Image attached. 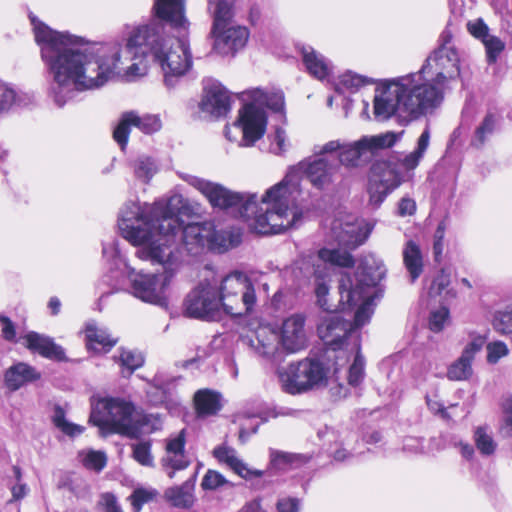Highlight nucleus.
I'll return each mask as SVG.
<instances>
[{
    "label": "nucleus",
    "mask_w": 512,
    "mask_h": 512,
    "mask_svg": "<svg viewBox=\"0 0 512 512\" xmlns=\"http://www.w3.org/2000/svg\"><path fill=\"white\" fill-rule=\"evenodd\" d=\"M41 58L51 75L48 96L62 108L78 92L102 87L122 69L125 60L159 57L166 37L157 20L123 26L116 42L91 44L68 32H58L29 13Z\"/></svg>",
    "instance_id": "f257e3e1"
},
{
    "label": "nucleus",
    "mask_w": 512,
    "mask_h": 512,
    "mask_svg": "<svg viewBox=\"0 0 512 512\" xmlns=\"http://www.w3.org/2000/svg\"><path fill=\"white\" fill-rule=\"evenodd\" d=\"M315 155L290 168L286 176L273 185L259 198L256 193L233 192L221 184L211 182L195 175L181 174L182 180L198 190L214 208L230 210L235 216L244 219L258 234H281L291 228H297L303 218V210L298 205L300 195V176L305 174L313 187L325 190L335 180L339 165L330 154Z\"/></svg>",
    "instance_id": "f03ea898"
},
{
    "label": "nucleus",
    "mask_w": 512,
    "mask_h": 512,
    "mask_svg": "<svg viewBox=\"0 0 512 512\" xmlns=\"http://www.w3.org/2000/svg\"><path fill=\"white\" fill-rule=\"evenodd\" d=\"M182 196L152 204L126 201L119 210L117 225L121 236L138 246L136 256L152 264L172 265L181 255V248L198 256L208 251L212 222L186 225L176 215Z\"/></svg>",
    "instance_id": "7ed1b4c3"
},
{
    "label": "nucleus",
    "mask_w": 512,
    "mask_h": 512,
    "mask_svg": "<svg viewBox=\"0 0 512 512\" xmlns=\"http://www.w3.org/2000/svg\"><path fill=\"white\" fill-rule=\"evenodd\" d=\"M440 45L417 72L382 80L376 88L374 115L378 120L397 116L411 122L431 114L444 100L449 83L460 76L459 55L448 45L451 35L444 31Z\"/></svg>",
    "instance_id": "20e7f679"
},
{
    "label": "nucleus",
    "mask_w": 512,
    "mask_h": 512,
    "mask_svg": "<svg viewBox=\"0 0 512 512\" xmlns=\"http://www.w3.org/2000/svg\"><path fill=\"white\" fill-rule=\"evenodd\" d=\"M383 262L374 256H366L353 276L343 274L339 281V307L342 311L357 307L354 326L366 325L374 313L375 299L379 297L377 285L385 277Z\"/></svg>",
    "instance_id": "39448f33"
},
{
    "label": "nucleus",
    "mask_w": 512,
    "mask_h": 512,
    "mask_svg": "<svg viewBox=\"0 0 512 512\" xmlns=\"http://www.w3.org/2000/svg\"><path fill=\"white\" fill-rule=\"evenodd\" d=\"M242 96L247 103L239 111L233 128L242 133L241 146H252L266 131L267 115L264 108L277 113L284 112V93L281 90L254 88L243 92Z\"/></svg>",
    "instance_id": "423d86ee"
},
{
    "label": "nucleus",
    "mask_w": 512,
    "mask_h": 512,
    "mask_svg": "<svg viewBox=\"0 0 512 512\" xmlns=\"http://www.w3.org/2000/svg\"><path fill=\"white\" fill-rule=\"evenodd\" d=\"M234 0H207L208 11L213 16V50L220 56L234 57L249 39L245 26L233 25Z\"/></svg>",
    "instance_id": "0eeeda50"
},
{
    "label": "nucleus",
    "mask_w": 512,
    "mask_h": 512,
    "mask_svg": "<svg viewBox=\"0 0 512 512\" xmlns=\"http://www.w3.org/2000/svg\"><path fill=\"white\" fill-rule=\"evenodd\" d=\"M403 132H386L379 135L364 136L353 143H343L340 140H332L322 146H315L316 155L338 152L336 159L339 167H357L363 159H368L378 150L392 147L402 136Z\"/></svg>",
    "instance_id": "6e6552de"
},
{
    "label": "nucleus",
    "mask_w": 512,
    "mask_h": 512,
    "mask_svg": "<svg viewBox=\"0 0 512 512\" xmlns=\"http://www.w3.org/2000/svg\"><path fill=\"white\" fill-rule=\"evenodd\" d=\"M134 405L119 397H92L89 422L103 434L119 433L133 437L136 428L132 424Z\"/></svg>",
    "instance_id": "1a4fd4ad"
},
{
    "label": "nucleus",
    "mask_w": 512,
    "mask_h": 512,
    "mask_svg": "<svg viewBox=\"0 0 512 512\" xmlns=\"http://www.w3.org/2000/svg\"><path fill=\"white\" fill-rule=\"evenodd\" d=\"M278 378L285 393L299 395L324 385L327 369L319 359L306 357L279 368Z\"/></svg>",
    "instance_id": "9d476101"
},
{
    "label": "nucleus",
    "mask_w": 512,
    "mask_h": 512,
    "mask_svg": "<svg viewBox=\"0 0 512 512\" xmlns=\"http://www.w3.org/2000/svg\"><path fill=\"white\" fill-rule=\"evenodd\" d=\"M222 313L232 317L250 315L257 304L251 280L241 272H233L220 282Z\"/></svg>",
    "instance_id": "9b49d317"
},
{
    "label": "nucleus",
    "mask_w": 512,
    "mask_h": 512,
    "mask_svg": "<svg viewBox=\"0 0 512 512\" xmlns=\"http://www.w3.org/2000/svg\"><path fill=\"white\" fill-rule=\"evenodd\" d=\"M173 276L169 269L161 273H145L129 267L125 275L129 283L127 291L142 302L167 307L168 289Z\"/></svg>",
    "instance_id": "f8f14e48"
},
{
    "label": "nucleus",
    "mask_w": 512,
    "mask_h": 512,
    "mask_svg": "<svg viewBox=\"0 0 512 512\" xmlns=\"http://www.w3.org/2000/svg\"><path fill=\"white\" fill-rule=\"evenodd\" d=\"M168 41L170 39L165 37L159 57H154L153 60L162 70L165 86L172 89L190 70L193 62L189 41L184 35L177 37L169 47Z\"/></svg>",
    "instance_id": "ddd939ff"
},
{
    "label": "nucleus",
    "mask_w": 512,
    "mask_h": 512,
    "mask_svg": "<svg viewBox=\"0 0 512 512\" xmlns=\"http://www.w3.org/2000/svg\"><path fill=\"white\" fill-rule=\"evenodd\" d=\"M183 312L189 318L218 320L222 315L220 285L201 281L185 297Z\"/></svg>",
    "instance_id": "4468645a"
},
{
    "label": "nucleus",
    "mask_w": 512,
    "mask_h": 512,
    "mask_svg": "<svg viewBox=\"0 0 512 512\" xmlns=\"http://www.w3.org/2000/svg\"><path fill=\"white\" fill-rule=\"evenodd\" d=\"M312 274L316 278L315 294L318 306L325 312H330L332 306L328 304L327 295L329 287L325 281L327 266L337 265L341 267H352L354 260L346 250L323 248L314 256H311Z\"/></svg>",
    "instance_id": "2eb2a0df"
},
{
    "label": "nucleus",
    "mask_w": 512,
    "mask_h": 512,
    "mask_svg": "<svg viewBox=\"0 0 512 512\" xmlns=\"http://www.w3.org/2000/svg\"><path fill=\"white\" fill-rule=\"evenodd\" d=\"M317 333L320 339L333 351H339L340 354H346L348 340H359L354 336L353 325L345 320L339 313H329L324 316L318 326Z\"/></svg>",
    "instance_id": "dca6fc26"
},
{
    "label": "nucleus",
    "mask_w": 512,
    "mask_h": 512,
    "mask_svg": "<svg viewBox=\"0 0 512 512\" xmlns=\"http://www.w3.org/2000/svg\"><path fill=\"white\" fill-rule=\"evenodd\" d=\"M374 226L372 221L347 214L333 220L331 232L340 246L355 249L367 240Z\"/></svg>",
    "instance_id": "f3484780"
},
{
    "label": "nucleus",
    "mask_w": 512,
    "mask_h": 512,
    "mask_svg": "<svg viewBox=\"0 0 512 512\" xmlns=\"http://www.w3.org/2000/svg\"><path fill=\"white\" fill-rule=\"evenodd\" d=\"M318 437L329 444V455L338 462H349L354 457L364 453L359 449V440L356 433L350 431L338 432L331 428H325L318 432Z\"/></svg>",
    "instance_id": "a211bd4d"
},
{
    "label": "nucleus",
    "mask_w": 512,
    "mask_h": 512,
    "mask_svg": "<svg viewBox=\"0 0 512 512\" xmlns=\"http://www.w3.org/2000/svg\"><path fill=\"white\" fill-rule=\"evenodd\" d=\"M134 126L145 134H152L161 129L162 123L158 115H139L135 111H128L122 114L118 125L113 131V138L124 150L130 134V128Z\"/></svg>",
    "instance_id": "6ab92c4d"
},
{
    "label": "nucleus",
    "mask_w": 512,
    "mask_h": 512,
    "mask_svg": "<svg viewBox=\"0 0 512 512\" xmlns=\"http://www.w3.org/2000/svg\"><path fill=\"white\" fill-rule=\"evenodd\" d=\"M177 379L156 374L146 387L149 402L154 406H164L170 413L178 412L180 401L176 394Z\"/></svg>",
    "instance_id": "aec40b11"
},
{
    "label": "nucleus",
    "mask_w": 512,
    "mask_h": 512,
    "mask_svg": "<svg viewBox=\"0 0 512 512\" xmlns=\"http://www.w3.org/2000/svg\"><path fill=\"white\" fill-rule=\"evenodd\" d=\"M305 322L306 318L302 314H293L283 321L278 334L284 352L292 354L306 349L308 337Z\"/></svg>",
    "instance_id": "412c9836"
},
{
    "label": "nucleus",
    "mask_w": 512,
    "mask_h": 512,
    "mask_svg": "<svg viewBox=\"0 0 512 512\" xmlns=\"http://www.w3.org/2000/svg\"><path fill=\"white\" fill-rule=\"evenodd\" d=\"M103 258L110 265L111 275H107L104 281L112 288L108 293L102 294L101 298L105 295L112 294L124 290V283L119 279L120 276H125L129 270V263L127 259L121 254L118 247V242L112 240L102 245Z\"/></svg>",
    "instance_id": "4be33fe9"
},
{
    "label": "nucleus",
    "mask_w": 512,
    "mask_h": 512,
    "mask_svg": "<svg viewBox=\"0 0 512 512\" xmlns=\"http://www.w3.org/2000/svg\"><path fill=\"white\" fill-rule=\"evenodd\" d=\"M153 18L163 26L173 29L187 30L188 21L185 17V0H155L153 4Z\"/></svg>",
    "instance_id": "5701e85b"
},
{
    "label": "nucleus",
    "mask_w": 512,
    "mask_h": 512,
    "mask_svg": "<svg viewBox=\"0 0 512 512\" xmlns=\"http://www.w3.org/2000/svg\"><path fill=\"white\" fill-rule=\"evenodd\" d=\"M201 109L215 117L226 115L231 109V97L226 88L218 81L209 80L204 86Z\"/></svg>",
    "instance_id": "b1692460"
},
{
    "label": "nucleus",
    "mask_w": 512,
    "mask_h": 512,
    "mask_svg": "<svg viewBox=\"0 0 512 512\" xmlns=\"http://www.w3.org/2000/svg\"><path fill=\"white\" fill-rule=\"evenodd\" d=\"M242 341L263 357H272L281 349L279 334L269 325L259 326L251 334L244 336Z\"/></svg>",
    "instance_id": "393cba45"
},
{
    "label": "nucleus",
    "mask_w": 512,
    "mask_h": 512,
    "mask_svg": "<svg viewBox=\"0 0 512 512\" xmlns=\"http://www.w3.org/2000/svg\"><path fill=\"white\" fill-rule=\"evenodd\" d=\"M214 457L221 464L226 465L235 474L244 478L245 480H252L263 476V471L250 469L242 459L239 458L237 451L225 445L217 446L213 450Z\"/></svg>",
    "instance_id": "a878e982"
},
{
    "label": "nucleus",
    "mask_w": 512,
    "mask_h": 512,
    "mask_svg": "<svg viewBox=\"0 0 512 512\" xmlns=\"http://www.w3.org/2000/svg\"><path fill=\"white\" fill-rule=\"evenodd\" d=\"M25 346L32 352L40 354L42 357L64 361L66 360L64 349L56 344L51 337L31 331L24 336Z\"/></svg>",
    "instance_id": "bb28decb"
},
{
    "label": "nucleus",
    "mask_w": 512,
    "mask_h": 512,
    "mask_svg": "<svg viewBox=\"0 0 512 512\" xmlns=\"http://www.w3.org/2000/svg\"><path fill=\"white\" fill-rule=\"evenodd\" d=\"M501 121V112L494 107L488 108L485 115L474 129L470 145L477 149L484 147L500 128Z\"/></svg>",
    "instance_id": "cd10ccee"
},
{
    "label": "nucleus",
    "mask_w": 512,
    "mask_h": 512,
    "mask_svg": "<svg viewBox=\"0 0 512 512\" xmlns=\"http://www.w3.org/2000/svg\"><path fill=\"white\" fill-rule=\"evenodd\" d=\"M299 52L310 75L321 81L329 79L333 67L326 57L308 45H301Z\"/></svg>",
    "instance_id": "c85d7f7f"
},
{
    "label": "nucleus",
    "mask_w": 512,
    "mask_h": 512,
    "mask_svg": "<svg viewBox=\"0 0 512 512\" xmlns=\"http://www.w3.org/2000/svg\"><path fill=\"white\" fill-rule=\"evenodd\" d=\"M430 128L426 126L419 138L417 139L416 147L414 151L399 158L394 164L398 166L405 175L406 181L412 176L411 172L416 169L421 159L424 157L430 144Z\"/></svg>",
    "instance_id": "c756f323"
},
{
    "label": "nucleus",
    "mask_w": 512,
    "mask_h": 512,
    "mask_svg": "<svg viewBox=\"0 0 512 512\" xmlns=\"http://www.w3.org/2000/svg\"><path fill=\"white\" fill-rule=\"evenodd\" d=\"M40 376V373L31 365L18 362L6 370L4 381L8 389L16 391L25 384L40 379Z\"/></svg>",
    "instance_id": "7c9ffc66"
},
{
    "label": "nucleus",
    "mask_w": 512,
    "mask_h": 512,
    "mask_svg": "<svg viewBox=\"0 0 512 512\" xmlns=\"http://www.w3.org/2000/svg\"><path fill=\"white\" fill-rule=\"evenodd\" d=\"M370 175L380 180L392 191L406 181V175L393 162H377L372 165Z\"/></svg>",
    "instance_id": "2f4dec72"
},
{
    "label": "nucleus",
    "mask_w": 512,
    "mask_h": 512,
    "mask_svg": "<svg viewBox=\"0 0 512 512\" xmlns=\"http://www.w3.org/2000/svg\"><path fill=\"white\" fill-rule=\"evenodd\" d=\"M85 338L87 347L96 352H107L118 342L106 328L98 327L94 322L86 324Z\"/></svg>",
    "instance_id": "473e14b6"
},
{
    "label": "nucleus",
    "mask_w": 512,
    "mask_h": 512,
    "mask_svg": "<svg viewBox=\"0 0 512 512\" xmlns=\"http://www.w3.org/2000/svg\"><path fill=\"white\" fill-rule=\"evenodd\" d=\"M241 242V233L238 229L229 228L216 230L212 223V235L209 237L208 251L224 253L236 247Z\"/></svg>",
    "instance_id": "72a5a7b5"
},
{
    "label": "nucleus",
    "mask_w": 512,
    "mask_h": 512,
    "mask_svg": "<svg viewBox=\"0 0 512 512\" xmlns=\"http://www.w3.org/2000/svg\"><path fill=\"white\" fill-rule=\"evenodd\" d=\"M403 263L411 282H415L423 272V255L420 246L413 240L405 243L402 251Z\"/></svg>",
    "instance_id": "f704fd0d"
},
{
    "label": "nucleus",
    "mask_w": 512,
    "mask_h": 512,
    "mask_svg": "<svg viewBox=\"0 0 512 512\" xmlns=\"http://www.w3.org/2000/svg\"><path fill=\"white\" fill-rule=\"evenodd\" d=\"M194 404L199 416L215 415L221 409V394L211 389H200L194 395Z\"/></svg>",
    "instance_id": "c9c22d12"
},
{
    "label": "nucleus",
    "mask_w": 512,
    "mask_h": 512,
    "mask_svg": "<svg viewBox=\"0 0 512 512\" xmlns=\"http://www.w3.org/2000/svg\"><path fill=\"white\" fill-rule=\"evenodd\" d=\"M193 492L194 480H188L179 486L168 488L164 495L174 507L188 509L195 501Z\"/></svg>",
    "instance_id": "e433bc0d"
},
{
    "label": "nucleus",
    "mask_w": 512,
    "mask_h": 512,
    "mask_svg": "<svg viewBox=\"0 0 512 512\" xmlns=\"http://www.w3.org/2000/svg\"><path fill=\"white\" fill-rule=\"evenodd\" d=\"M2 481L12 494V498L7 502L8 505L20 501L27 496L29 488L22 481V470L19 466H12L10 472L5 475Z\"/></svg>",
    "instance_id": "4c0bfd02"
},
{
    "label": "nucleus",
    "mask_w": 512,
    "mask_h": 512,
    "mask_svg": "<svg viewBox=\"0 0 512 512\" xmlns=\"http://www.w3.org/2000/svg\"><path fill=\"white\" fill-rule=\"evenodd\" d=\"M113 360L119 365L123 377L131 376L144 363V358L140 353L124 348L118 349V354L113 356Z\"/></svg>",
    "instance_id": "58836bf2"
},
{
    "label": "nucleus",
    "mask_w": 512,
    "mask_h": 512,
    "mask_svg": "<svg viewBox=\"0 0 512 512\" xmlns=\"http://www.w3.org/2000/svg\"><path fill=\"white\" fill-rule=\"evenodd\" d=\"M130 167L137 180L144 184H148L158 171V166L150 156L140 155L130 162Z\"/></svg>",
    "instance_id": "ea45409f"
},
{
    "label": "nucleus",
    "mask_w": 512,
    "mask_h": 512,
    "mask_svg": "<svg viewBox=\"0 0 512 512\" xmlns=\"http://www.w3.org/2000/svg\"><path fill=\"white\" fill-rule=\"evenodd\" d=\"M30 97L25 93H18L4 83H0V113L8 111L13 106L23 107L30 103Z\"/></svg>",
    "instance_id": "a19ab883"
},
{
    "label": "nucleus",
    "mask_w": 512,
    "mask_h": 512,
    "mask_svg": "<svg viewBox=\"0 0 512 512\" xmlns=\"http://www.w3.org/2000/svg\"><path fill=\"white\" fill-rule=\"evenodd\" d=\"M473 359L461 354L447 369V378L451 381H465L471 378L473 374Z\"/></svg>",
    "instance_id": "79ce46f5"
},
{
    "label": "nucleus",
    "mask_w": 512,
    "mask_h": 512,
    "mask_svg": "<svg viewBox=\"0 0 512 512\" xmlns=\"http://www.w3.org/2000/svg\"><path fill=\"white\" fill-rule=\"evenodd\" d=\"M351 351H355L353 363L351 364L348 372V384L352 387H358L365 376V360L360 354V342L355 339Z\"/></svg>",
    "instance_id": "37998d69"
},
{
    "label": "nucleus",
    "mask_w": 512,
    "mask_h": 512,
    "mask_svg": "<svg viewBox=\"0 0 512 512\" xmlns=\"http://www.w3.org/2000/svg\"><path fill=\"white\" fill-rule=\"evenodd\" d=\"M369 83H371V80L367 77L355 74L351 71H347L339 76L338 83L336 84V91L339 93H344L345 91L354 93L360 87Z\"/></svg>",
    "instance_id": "c03bdc74"
},
{
    "label": "nucleus",
    "mask_w": 512,
    "mask_h": 512,
    "mask_svg": "<svg viewBox=\"0 0 512 512\" xmlns=\"http://www.w3.org/2000/svg\"><path fill=\"white\" fill-rule=\"evenodd\" d=\"M161 465L168 477L172 479L176 471L184 470L190 465V460L186 453H165L161 459Z\"/></svg>",
    "instance_id": "a18cd8bd"
},
{
    "label": "nucleus",
    "mask_w": 512,
    "mask_h": 512,
    "mask_svg": "<svg viewBox=\"0 0 512 512\" xmlns=\"http://www.w3.org/2000/svg\"><path fill=\"white\" fill-rule=\"evenodd\" d=\"M494 330L501 335L512 334V304L495 311L492 319Z\"/></svg>",
    "instance_id": "49530a36"
},
{
    "label": "nucleus",
    "mask_w": 512,
    "mask_h": 512,
    "mask_svg": "<svg viewBox=\"0 0 512 512\" xmlns=\"http://www.w3.org/2000/svg\"><path fill=\"white\" fill-rule=\"evenodd\" d=\"M310 457L306 455L291 454L285 452H272L271 463L277 469L286 470L296 468L299 463H306Z\"/></svg>",
    "instance_id": "de8ad7c7"
},
{
    "label": "nucleus",
    "mask_w": 512,
    "mask_h": 512,
    "mask_svg": "<svg viewBox=\"0 0 512 512\" xmlns=\"http://www.w3.org/2000/svg\"><path fill=\"white\" fill-rule=\"evenodd\" d=\"M53 424L61 430L64 434L74 437L83 433L84 427L78 424L69 422L65 417L64 409L57 405L54 408V414L52 417Z\"/></svg>",
    "instance_id": "09e8293b"
},
{
    "label": "nucleus",
    "mask_w": 512,
    "mask_h": 512,
    "mask_svg": "<svg viewBox=\"0 0 512 512\" xmlns=\"http://www.w3.org/2000/svg\"><path fill=\"white\" fill-rule=\"evenodd\" d=\"M147 57H138L136 60H125L122 69L117 71L113 76L119 74L122 70L125 71V77L128 81H134L135 79L142 77L147 74L148 64Z\"/></svg>",
    "instance_id": "8fccbe9b"
},
{
    "label": "nucleus",
    "mask_w": 512,
    "mask_h": 512,
    "mask_svg": "<svg viewBox=\"0 0 512 512\" xmlns=\"http://www.w3.org/2000/svg\"><path fill=\"white\" fill-rule=\"evenodd\" d=\"M392 192L388 186L374 179L371 175L368 183L369 203L374 207H379L386 197Z\"/></svg>",
    "instance_id": "3c124183"
},
{
    "label": "nucleus",
    "mask_w": 512,
    "mask_h": 512,
    "mask_svg": "<svg viewBox=\"0 0 512 512\" xmlns=\"http://www.w3.org/2000/svg\"><path fill=\"white\" fill-rule=\"evenodd\" d=\"M474 441L482 455H492L496 450V443L484 427H477L474 432Z\"/></svg>",
    "instance_id": "603ef678"
},
{
    "label": "nucleus",
    "mask_w": 512,
    "mask_h": 512,
    "mask_svg": "<svg viewBox=\"0 0 512 512\" xmlns=\"http://www.w3.org/2000/svg\"><path fill=\"white\" fill-rule=\"evenodd\" d=\"M132 456L140 465L146 467L154 466V457L151 453L150 441H140L132 445Z\"/></svg>",
    "instance_id": "864d4df0"
},
{
    "label": "nucleus",
    "mask_w": 512,
    "mask_h": 512,
    "mask_svg": "<svg viewBox=\"0 0 512 512\" xmlns=\"http://www.w3.org/2000/svg\"><path fill=\"white\" fill-rule=\"evenodd\" d=\"M83 466L87 469L100 472L107 462L105 453L100 451L90 450L79 454Z\"/></svg>",
    "instance_id": "5fc2aeb1"
},
{
    "label": "nucleus",
    "mask_w": 512,
    "mask_h": 512,
    "mask_svg": "<svg viewBox=\"0 0 512 512\" xmlns=\"http://www.w3.org/2000/svg\"><path fill=\"white\" fill-rule=\"evenodd\" d=\"M486 352H487V356H486L487 363L495 365L502 358L508 356L510 350L505 342L496 340V341L487 343Z\"/></svg>",
    "instance_id": "6e6d98bb"
},
{
    "label": "nucleus",
    "mask_w": 512,
    "mask_h": 512,
    "mask_svg": "<svg viewBox=\"0 0 512 512\" xmlns=\"http://www.w3.org/2000/svg\"><path fill=\"white\" fill-rule=\"evenodd\" d=\"M482 43L486 50L487 62L495 63L505 49V43L499 37L491 34Z\"/></svg>",
    "instance_id": "4d7b16f0"
},
{
    "label": "nucleus",
    "mask_w": 512,
    "mask_h": 512,
    "mask_svg": "<svg viewBox=\"0 0 512 512\" xmlns=\"http://www.w3.org/2000/svg\"><path fill=\"white\" fill-rule=\"evenodd\" d=\"M270 146L269 150L275 155H282L288 150L289 142L287 140L286 132L283 128L277 127L273 135L269 136Z\"/></svg>",
    "instance_id": "13d9d810"
},
{
    "label": "nucleus",
    "mask_w": 512,
    "mask_h": 512,
    "mask_svg": "<svg viewBox=\"0 0 512 512\" xmlns=\"http://www.w3.org/2000/svg\"><path fill=\"white\" fill-rule=\"evenodd\" d=\"M229 484V481L219 472L209 469L204 475L201 487L203 490H216Z\"/></svg>",
    "instance_id": "bf43d9fd"
},
{
    "label": "nucleus",
    "mask_w": 512,
    "mask_h": 512,
    "mask_svg": "<svg viewBox=\"0 0 512 512\" xmlns=\"http://www.w3.org/2000/svg\"><path fill=\"white\" fill-rule=\"evenodd\" d=\"M186 430L182 429L175 435H171L166 439L165 453L176 454L186 453Z\"/></svg>",
    "instance_id": "052dcab7"
},
{
    "label": "nucleus",
    "mask_w": 512,
    "mask_h": 512,
    "mask_svg": "<svg viewBox=\"0 0 512 512\" xmlns=\"http://www.w3.org/2000/svg\"><path fill=\"white\" fill-rule=\"evenodd\" d=\"M469 337L470 341L466 344L462 353L474 360L475 355L481 351L485 345L487 336L473 332L469 334Z\"/></svg>",
    "instance_id": "680f3d73"
},
{
    "label": "nucleus",
    "mask_w": 512,
    "mask_h": 512,
    "mask_svg": "<svg viewBox=\"0 0 512 512\" xmlns=\"http://www.w3.org/2000/svg\"><path fill=\"white\" fill-rule=\"evenodd\" d=\"M449 319V310L446 307H440L437 310H434L430 313L429 317V328L433 332H440L445 323Z\"/></svg>",
    "instance_id": "e2e57ef3"
},
{
    "label": "nucleus",
    "mask_w": 512,
    "mask_h": 512,
    "mask_svg": "<svg viewBox=\"0 0 512 512\" xmlns=\"http://www.w3.org/2000/svg\"><path fill=\"white\" fill-rule=\"evenodd\" d=\"M156 495L153 490L136 489L130 496L131 505L136 512H139L145 503L151 501Z\"/></svg>",
    "instance_id": "0e129e2a"
},
{
    "label": "nucleus",
    "mask_w": 512,
    "mask_h": 512,
    "mask_svg": "<svg viewBox=\"0 0 512 512\" xmlns=\"http://www.w3.org/2000/svg\"><path fill=\"white\" fill-rule=\"evenodd\" d=\"M467 29L473 37L480 40L481 42H483L488 36H490V29L481 18H478L474 21H469L467 23Z\"/></svg>",
    "instance_id": "69168bd1"
},
{
    "label": "nucleus",
    "mask_w": 512,
    "mask_h": 512,
    "mask_svg": "<svg viewBox=\"0 0 512 512\" xmlns=\"http://www.w3.org/2000/svg\"><path fill=\"white\" fill-rule=\"evenodd\" d=\"M450 284V275L444 270H441L436 277L433 279L432 284L429 288V294L431 296L441 295L442 292Z\"/></svg>",
    "instance_id": "338daca9"
},
{
    "label": "nucleus",
    "mask_w": 512,
    "mask_h": 512,
    "mask_svg": "<svg viewBox=\"0 0 512 512\" xmlns=\"http://www.w3.org/2000/svg\"><path fill=\"white\" fill-rule=\"evenodd\" d=\"M402 449L410 454L425 453L424 439L421 437L407 436L403 440Z\"/></svg>",
    "instance_id": "774afa93"
}]
</instances>
